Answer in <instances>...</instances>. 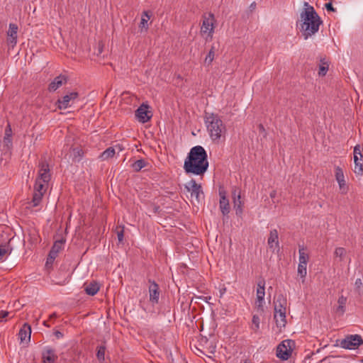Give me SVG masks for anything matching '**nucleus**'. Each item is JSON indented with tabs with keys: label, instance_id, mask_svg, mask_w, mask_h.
<instances>
[{
	"label": "nucleus",
	"instance_id": "f257e3e1",
	"mask_svg": "<svg viewBox=\"0 0 363 363\" xmlns=\"http://www.w3.org/2000/svg\"><path fill=\"white\" fill-rule=\"evenodd\" d=\"M208 168V155L205 149L201 145L193 147L184 160V172L187 174L203 176Z\"/></svg>",
	"mask_w": 363,
	"mask_h": 363
},
{
	"label": "nucleus",
	"instance_id": "f03ea898",
	"mask_svg": "<svg viewBox=\"0 0 363 363\" xmlns=\"http://www.w3.org/2000/svg\"><path fill=\"white\" fill-rule=\"evenodd\" d=\"M303 6L304 9L300 13V21L297 23V26L306 40L318 31L323 21L314 8L308 2H304Z\"/></svg>",
	"mask_w": 363,
	"mask_h": 363
},
{
	"label": "nucleus",
	"instance_id": "7ed1b4c3",
	"mask_svg": "<svg viewBox=\"0 0 363 363\" xmlns=\"http://www.w3.org/2000/svg\"><path fill=\"white\" fill-rule=\"evenodd\" d=\"M205 124L209 136L213 143H219L222 138H225L226 127L218 114L206 113Z\"/></svg>",
	"mask_w": 363,
	"mask_h": 363
},
{
	"label": "nucleus",
	"instance_id": "20e7f679",
	"mask_svg": "<svg viewBox=\"0 0 363 363\" xmlns=\"http://www.w3.org/2000/svg\"><path fill=\"white\" fill-rule=\"evenodd\" d=\"M274 318L275 320L277 328H279L281 330L282 328H284L286 324V311L287 301L286 297L281 294H278L275 301H274Z\"/></svg>",
	"mask_w": 363,
	"mask_h": 363
},
{
	"label": "nucleus",
	"instance_id": "39448f33",
	"mask_svg": "<svg viewBox=\"0 0 363 363\" xmlns=\"http://www.w3.org/2000/svg\"><path fill=\"white\" fill-rule=\"evenodd\" d=\"M295 342L291 340L282 341L277 347V356L282 360H287L291 355Z\"/></svg>",
	"mask_w": 363,
	"mask_h": 363
},
{
	"label": "nucleus",
	"instance_id": "423d86ee",
	"mask_svg": "<svg viewBox=\"0 0 363 363\" xmlns=\"http://www.w3.org/2000/svg\"><path fill=\"white\" fill-rule=\"evenodd\" d=\"M214 16L212 13H209L208 16H204L201 27V33L202 35H206V40H211L213 34L214 33Z\"/></svg>",
	"mask_w": 363,
	"mask_h": 363
},
{
	"label": "nucleus",
	"instance_id": "0eeeda50",
	"mask_svg": "<svg viewBox=\"0 0 363 363\" xmlns=\"http://www.w3.org/2000/svg\"><path fill=\"white\" fill-rule=\"evenodd\" d=\"M363 344L360 335H350L340 342V347L347 350H354Z\"/></svg>",
	"mask_w": 363,
	"mask_h": 363
},
{
	"label": "nucleus",
	"instance_id": "6e6552de",
	"mask_svg": "<svg viewBox=\"0 0 363 363\" xmlns=\"http://www.w3.org/2000/svg\"><path fill=\"white\" fill-rule=\"evenodd\" d=\"M150 106L145 103H143L135 111V116L138 121L142 123L148 122L152 117V111L149 109Z\"/></svg>",
	"mask_w": 363,
	"mask_h": 363
},
{
	"label": "nucleus",
	"instance_id": "1a4fd4ad",
	"mask_svg": "<svg viewBox=\"0 0 363 363\" xmlns=\"http://www.w3.org/2000/svg\"><path fill=\"white\" fill-rule=\"evenodd\" d=\"M256 296V306L258 309L263 311V304L264 303L265 296V281L264 279L259 281L257 283Z\"/></svg>",
	"mask_w": 363,
	"mask_h": 363
},
{
	"label": "nucleus",
	"instance_id": "9d476101",
	"mask_svg": "<svg viewBox=\"0 0 363 363\" xmlns=\"http://www.w3.org/2000/svg\"><path fill=\"white\" fill-rule=\"evenodd\" d=\"M354 172L357 175L363 174V162L362 164H358V160H363V155L361 152V147L359 145H357L354 147Z\"/></svg>",
	"mask_w": 363,
	"mask_h": 363
},
{
	"label": "nucleus",
	"instance_id": "9b49d317",
	"mask_svg": "<svg viewBox=\"0 0 363 363\" xmlns=\"http://www.w3.org/2000/svg\"><path fill=\"white\" fill-rule=\"evenodd\" d=\"M51 179L50 174V168L48 164L45 161H42L39 164L38 177L36 179H40L44 183H48Z\"/></svg>",
	"mask_w": 363,
	"mask_h": 363
},
{
	"label": "nucleus",
	"instance_id": "f8f14e48",
	"mask_svg": "<svg viewBox=\"0 0 363 363\" xmlns=\"http://www.w3.org/2000/svg\"><path fill=\"white\" fill-rule=\"evenodd\" d=\"M219 208L223 216H226L230 211L229 200L226 196V191L223 189L219 190Z\"/></svg>",
	"mask_w": 363,
	"mask_h": 363
},
{
	"label": "nucleus",
	"instance_id": "ddd939ff",
	"mask_svg": "<svg viewBox=\"0 0 363 363\" xmlns=\"http://www.w3.org/2000/svg\"><path fill=\"white\" fill-rule=\"evenodd\" d=\"M187 191H191V196L196 197L199 200L201 194H203V190L201 184L196 183V180L192 179L184 185Z\"/></svg>",
	"mask_w": 363,
	"mask_h": 363
},
{
	"label": "nucleus",
	"instance_id": "4468645a",
	"mask_svg": "<svg viewBox=\"0 0 363 363\" xmlns=\"http://www.w3.org/2000/svg\"><path fill=\"white\" fill-rule=\"evenodd\" d=\"M79 96V94L73 91L64 96L62 99H59L57 101V108L59 109H65L70 106V101L75 100Z\"/></svg>",
	"mask_w": 363,
	"mask_h": 363
},
{
	"label": "nucleus",
	"instance_id": "2eb2a0df",
	"mask_svg": "<svg viewBox=\"0 0 363 363\" xmlns=\"http://www.w3.org/2000/svg\"><path fill=\"white\" fill-rule=\"evenodd\" d=\"M148 282L150 283L148 289L150 301L153 304L158 303L160 294L159 285L155 281L151 279H149Z\"/></svg>",
	"mask_w": 363,
	"mask_h": 363
},
{
	"label": "nucleus",
	"instance_id": "dca6fc26",
	"mask_svg": "<svg viewBox=\"0 0 363 363\" xmlns=\"http://www.w3.org/2000/svg\"><path fill=\"white\" fill-rule=\"evenodd\" d=\"M335 179L338 183L341 194H346L349 188L346 184L343 171L342 168L338 166L335 167Z\"/></svg>",
	"mask_w": 363,
	"mask_h": 363
},
{
	"label": "nucleus",
	"instance_id": "f3484780",
	"mask_svg": "<svg viewBox=\"0 0 363 363\" xmlns=\"http://www.w3.org/2000/svg\"><path fill=\"white\" fill-rule=\"evenodd\" d=\"M57 358L55 350L50 347H45L42 352L43 363H55Z\"/></svg>",
	"mask_w": 363,
	"mask_h": 363
},
{
	"label": "nucleus",
	"instance_id": "a211bd4d",
	"mask_svg": "<svg viewBox=\"0 0 363 363\" xmlns=\"http://www.w3.org/2000/svg\"><path fill=\"white\" fill-rule=\"evenodd\" d=\"M233 200V208L235 211V213L238 216L242 215L243 212V202L241 200L240 191H238L237 189H234L232 192Z\"/></svg>",
	"mask_w": 363,
	"mask_h": 363
},
{
	"label": "nucleus",
	"instance_id": "6ab92c4d",
	"mask_svg": "<svg viewBox=\"0 0 363 363\" xmlns=\"http://www.w3.org/2000/svg\"><path fill=\"white\" fill-rule=\"evenodd\" d=\"M17 33L18 26L14 23H10L7 33V43L9 46L11 47L12 48L16 45L17 43Z\"/></svg>",
	"mask_w": 363,
	"mask_h": 363
},
{
	"label": "nucleus",
	"instance_id": "aec40b11",
	"mask_svg": "<svg viewBox=\"0 0 363 363\" xmlns=\"http://www.w3.org/2000/svg\"><path fill=\"white\" fill-rule=\"evenodd\" d=\"M67 79L65 75L60 74L54 78L52 82L49 84L48 90L50 91H55L58 88L66 84Z\"/></svg>",
	"mask_w": 363,
	"mask_h": 363
},
{
	"label": "nucleus",
	"instance_id": "412c9836",
	"mask_svg": "<svg viewBox=\"0 0 363 363\" xmlns=\"http://www.w3.org/2000/svg\"><path fill=\"white\" fill-rule=\"evenodd\" d=\"M30 335H31V328L30 326L25 323L23 324V327L21 328L18 333V336L21 340V342H29L30 340Z\"/></svg>",
	"mask_w": 363,
	"mask_h": 363
},
{
	"label": "nucleus",
	"instance_id": "4be33fe9",
	"mask_svg": "<svg viewBox=\"0 0 363 363\" xmlns=\"http://www.w3.org/2000/svg\"><path fill=\"white\" fill-rule=\"evenodd\" d=\"M267 244L270 249H272L274 246L275 247L274 249L277 248L279 250V235H278V231L276 229L272 230L270 231L269 236L268 240H267Z\"/></svg>",
	"mask_w": 363,
	"mask_h": 363
},
{
	"label": "nucleus",
	"instance_id": "5701e85b",
	"mask_svg": "<svg viewBox=\"0 0 363 363\" xmlns=\"http://www.w3.org/2000/svg\"><path fill=\"white\" fill-rule=\"evenodd\" d=\"M99 289L100 285L96 281H93L89 284H84V291L89 296H94L99 291Z\"/></svg>",
	"mask_w": 363,
	"mask_h": 363
},
{
	"label": "nucleus",
	"instance_id": "b1692460",
	"mask_svg": "<svg viewBox=\"0 0 363 363\" xmlns=\"http://www.w3.org/2000/svg\"><path fill=\"white\" fill-rule=\"evenodd\" d=\"M11 253V248L9 245H0V262H4Z\"/></svg>",
	"mask_w": 363,
	"mask_h": 363
},
{
	"label": "nucleus",
	"instance_id": "393cba45",
	"mask_svg": "<svg viewBox=\"0 0 363 363\" xmlns=\"http://www.w3.org/2000/svg\"><path fill=\"white\" fill-rule=\"evenodd\" d=\"M48 184V183H44L43 181H40V179H36L34 185V191L45 194L47 190Z\"/></svg>",
	"mask_w": 363,
	"mask_h": 363
},
{
	"label": "nucleus",
	"instance_id": "a878e982",
	"mask_svg": "<svg viewBox=\"0 0 363 363\" xmlns=\"http://www.w3.org/2000/svg\"><path fill=\"white\" fill-rule=\"evenodd\" d=\"M299 253V263L302 264H307V262L309 259V256L307 253L305 252V250L303 246H299L298 250Z\"/></svg>",
	"mask_w": 363,
	"mask_h": 363
},
{
	"label": "nucleus",
	"instance_id": "bb28decb",
	"mask_svg": "<svg viewBox=\"0 0 363 363\" xmlns=\"http://www.w3.org/2000/svg\"><path fill=\"white\" fill-rule=\"evenodd\" d=\"M150 17H151V14H150V11H143L140 24V27L145 28V30H147L148 28L147 21L150 20Z\"/></svg>",
	"mask_w": 363,
	"mask_h": 363
},
{
	"label": "nucleus",
	"instance_id": "cd10ccee",
	"mask_svg": "<svg viewBox=\"0 0 363 363\" xmlns=\"http://www.w3.org/2000/svg\"><path fill=\"white\" fill-rule=\"evenodd\" d=\"M115 155V148L110 147L107 148L106 150H104L101 155L100 158L102 160H106L107 159L111 158Z\"/></svg>",
	"mask_w": 363,
	"mask_h": 363
},
{
	"label": "nucleus",
	"instance_id": "c85d7f7f",
	"mask_svg": "<svg viewBox=\"0 0 363 363\" xmlns=\"http://www.w3.org/2000/svg\"><path fill=\"white\" fill-rule=\"evenodd\" d=\"M106 350V346L104 345L97 347L96 357L101 363H103L105 361Z\"/></svg>",
	"mask_w": 363,
	"mask_h": 363
},
{
	"label": "nucleus",
	"instance_id": "c756f323",
	"mask_svg": "<svg viewBox=\"0 0 363 363\" xmlns=\"http://www.w3.org/2000/svg\"><path fill=\"white\" fill-rule=\"evenodd\" d=\"M147 165V162L145 160L140 159L135 161L132 164L131 167L135 172L140 171L143 167H145Z\"/></svg>",
	"mask_w": 363,
	"mask_h": 363
},
{
	"label": "nucleus",
	"instance_id": "7c9ffc66",
	"mask_svg": "<svg viewBox=\"0 0 363 363\" xmlns=\"http://www.w3.org/2000/svg\"><path fill=\"white\" fill-rule=\"evenodd\" d=\"M337 303H338L337 311H340L341 314H343L345 311V305L347 303V298L342 295L340 296L338 298Z\"/></svg>",
	"mask_w": 363,
	"mask_h": 363
},
{
	"label": "nucleus",
	"instance_id": "2f4dec72",
	"mask_svg": "<svg viewBox=\"0 0 363 363\" xmlns=\"http://www.w3.org/2000/svg\"><path fill=\"white\" fill-rule=\"evenodd\" d=\"M44 194L34 191L32 199V203L34 207L38 206L43 199Z\"/></svg>",
	"mask_w": 363,
	"mask_h": 363
},
{
	"label": "nucleus",
	"instance_id": "473e14b6",
	"mask_svg": "<svg viewBox=\"0 0 363 363\" xmlns=\"http://www.w3.org/2000/svg\"><path fill=\"white\" fill-rule=\"evenodd\" d=\"M321 64L319 66V76H325L328 70L329 65L328 62L325 61V59L320 60Z\"/></svg>",
	"mask_w": 363,
	"mask_h": 363
},
{
	"label": "nucleus",
	"instance_id": "72a5a7b5",
	"mask_svg": "<svg viewBox=\"0 0 363 363\" xmlns=\"http://www.w3.org/2000/svg\"><path fill=\"white\" fill-rule=\"evenodd\" d=\"M73 160L79 162L84 156L82 149L77 147L72 150Z\"/></svg>",
	"mask_w": 363,
	"mask_h": 363
},
{
	"label": "nucleus",
	"instance_id": "f704fd0d",
	"mask_svg": "<svg viewBox=\"0 0 363 363\" xmlns=\"http://www.w3.org/2000/svg\"><path fill=\"white\" fill-rule=\"evenodd\" d=\"M334 255L335 257L339 258L340 261H342L346 255V250L344 247H337L335 250Z\"/></svg>",
	"mask_w": 363,
	"mask_h": 363
},
{
	"label": "nucleus",
	"instance_id": "c9c22d12",
	"mask_svg": "<svg viewBox=\"0 0 363 363\" xmlns=\"http://www.w3.org/2000/svg\"><path fill=\"white\" fill-rule=\"evenodd\" d=\"M64 244H65L64 240L61 239V240H57L54 242L51 250L52 251H55V252L59 253V252L63 248Z\"/></svg>",
	"mask_w": 363,
	"mask_h": 363
},
{
	"label": "nucleus",
	"instance_id": "e433bc0d",
	"mask_svg": "<svg viewBox=\"0 0 363 363\" xmlns=\"http://www.w3.org/2000/svg\"><path fill=\"white\" fill-rule=\"evenodd\" d=\"M215 57V48L213 46L211 47V50H209L208 55H206L205 58V63L210 65L213 61Z\"/></svg>",
	"mask_w": 363,
	"mask_h": 363
},
{
	"label": "nucleus",
	"instance_id": "4c0bfd02",
	"mask_svg": "<svg viewBox=\"0 0 363 363\" xmlns=\"http://www.w3.org/2000/svg\"><path fill=\"white\" fill-rule=\"evenodd\" d=\"M259 317L257 315H254L252 316V329L255 331V332H257L259 329Z\"/></svg>",
	"mask_w": 363,
	"mask_h": 363
},
{
	"label": "nucleus",
	"instance_id": "58836bf2",
	"mask_svg": "<svg viewBox=\"0 0 363 363\" xmlns=\"http://www.w3.org/2000/svg\"><path fill=\"white\" fill-rule=\"evenodd\" d=\"M307 264H298V274L301 278H305L307 274Z\"/></svg>",
	"mask_w": 363,
	"mask_h": 363
},
{
	"label": "nucleus",
	"instance_id": "ea45409f",
	"mask_svg": "<svg viewBox=\"0 0 363 363\" xmlns=\"http://www.w3.org/2000/svg\"><path fill=\"white\" fill-rule=\"evenodd\" d=\"M116 233L118 241L121 242L124 238V227H117Z\"/></svg>",
	"mask_w": 363,
	"mask_h": 363
},
{
	"label": "nucleus",
	"instance_id": "a19ab883",
	"mask_svg": "<svg viewBox=\"0 0 363 363\" xmlns=\"http://www.w3.org/2000/svg\"><path fill=\"white\" fill-rule=\"evenodd\" d=\"M4 145L7 147L8 150L11 149V147H12V139H11V138L4 137Z\"/></svg>",
	"mask_w": 363,
	"mask_h": 363
},
{
	"label": "nucleus",
	"instance_id": "79ce46f5",
	"mask_svg": "<svg viewBox=\"0 0 363 363\" xmlns=\"http://www.w3.org/2000/svg\"><path fill=\"white\" fill-rule=\"evenodd\" d=\"M11 136H12V130H11V125L9 123L5 129L4 137L11 138Z\"/></svg>",
	"mask_w": 363,
	"mask_h": 363
},
{
	"label": "nucleus",
	"instance_id": "37998d69",
	"mask_svg": "<svg viewBox=\"0 0 363 363\" xmlns=\"http://www.w3.org/2000/svg\"><path fill=\"white\" fill-rule=\"evenodd\" d=\"M9 313L6 311H0V322L4 321V319L9 315Z\"/></svg>",
	"mask_w": 363,
	"mask_h": 363
},
{
	"label": "nucleus",
	"instance_id": "c03bdc74",
	"mask_svg": "<svg viewBox=\"0 0 363 363\" xmlns=\"http://www.w3.org/2000/svg\"><path fill=\"white\" fill-rule=\"evenodd\" d=\"M325 7L328 11H335V9L333 6L332 2L325 4Z\"/></svg>",
	"mask_w": 363,
	"mask_h": 363
},
{
	"label": "nucleus",
	"instance_id": "a18cd8bd",
	"mask_svg": "<svg viewBox=\"0 0 363 363\" xmlns=\"http://www.w3.org/2000/svg\"><path fill=\"white\" fill-rule=\"evenodd\" d=\"M57 254H58L57 252L50 250V251L49 252V255H48V257H50V259H55V258L57 256Z\"/></svg>",
	"mask_w": 363,
	"mask_h": 363
},
{
	"label": "nucleus",
	"instance_id": "49530a36",
	"mask_svg": "<svg viewBox=\"0 0 363 363\" xmlns=\"http://www.w3.org/2000/svg\"><path fill=\"white\" fill-rule=\"evenodd\" d=\"M196 298H199V299H201V300H203V301L205 302H208V300H210L211 298V296H197Z\"/></svg>",
	"mask_w": 363,
	"mask_h": 363
},
{
	"label": "nucleus",
	"instance_id": "de8ad7c7",
	"mask_svg": "<svg viewBox=\"0 0 363 363\" xmlns=\"http://www.w3.org/2000/svg\"><path fill=\"white\" fill-rule=\"evenodd\" d=\"M355 286L357 288V289H359L362 286V280L360 279H357L356 281H355Z\"/></svg>",
	"mask_w": 363,
	"mask_h": 363
},
{
	"label": "nucleus",
	"instance_id": "09e8293b",
	"mask_svg": "<svg viewBox=\"0 0 363 363\" xmlns=\"http://www.w3.org/2000/svg\"><path fill=\"white\" fill-rule=\"evenodd\" d=\"M54 335L57 338V339H60V338H62L63 337V334L62 333H61L60 331L59 330H56L55 333H54Z\"/></svg>",
	"mask_w": 363,
	"mask_h": 363
},
{
	"label": "nucleus",
	"instance_id": "8fccbe9b",
	"mask_svg": "<svg viewBox=\"0 0 363 363\" xmlns=\"http://www.w3.org/2000/svg\"><path fill=\"white\" fill-rule=\"evenodd\" d=\"M54 260L55 259H50V257H48L47 261H46V265L48 266V264H52L53 263Z\"/></svg>",
	"mask_w": 363,
	"mask_h": 363
},
{
	"label": "nucleus",
	"instance_id": "3c124183",
	"mask_svg": "<svg viewBox=\"0 0 363 363\" xmlns=\"http://www.w3.org/2000/svg\"><path fill=\"white\" fill-rule=\"evenodd\" d=\"M275 196H276V191H272L270 193V197L271 198H274V197H275Z\"/></svg>",
	"mask_w": 363,
	"mask_h": 363
},
{
	"label": "nucleus",
	"instance_id": "603ef678",
	"mask_svg": "<svg viewBox=\"0 0 363 363\" xmlns=\"http://www.w3.org/2000/svg\"><path fill=\"white\" fill-rule=\"evenodd\" d=\"M259 130H260V131H262H262H264V126H263V125H262V124H259Z\"/></svg>",
	"mask_w": 363,
	"mask_h": 363
},
{
	"label": "nucleus",
	"instance_id": "864d4df0",
	"mask_svg": "<svg viewBox=\"0 0 363 363\" xmlns=\"http://www.w3.org/2000/svg\"><path fill=\"white\" fill-rule=\"evenodd\" d=\"M251 6H252V7L255 6V2H254V3H252V4H251Z\"/></svg>",
	"mask_w": 363,
	"mask_h": 363
},
{
	"label": "nucleus",
	"instance_id": "5fc2aeb1",
	"mask_svg": "<svg viewBox=\"0 0 363 363\" xmlns=\"http://www.w3.org/2000/svg\"><path fill=\"white\" fill-rule=\"evenodd\" d=\"M362 363H363V359L362 360Z\"/></svg>",
	"mask_w": 363,
	"mask_h": 363
}]
</instances>
